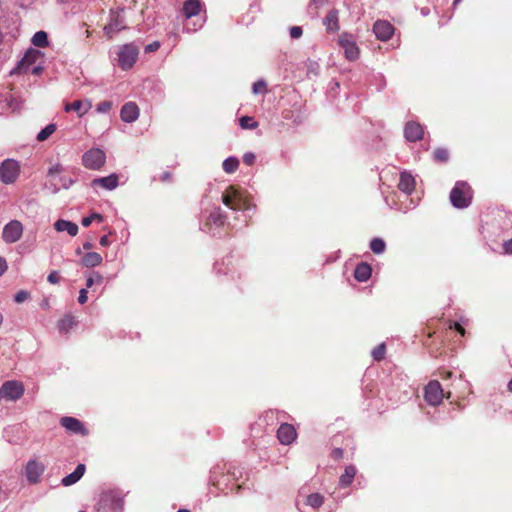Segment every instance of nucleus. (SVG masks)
I'll return each mask as SVG.
<instances>
[{"label": "nucleus", "mask_w": 512, "mask_h": 512, "mask_svg": "<svg viewBox=\"0 0 512 512\" xmlns=\"http://www.w3.org/2000/svg\"><path fill=\"white\" fill-rule=\"evenodd\" d=\"M223 204L233 211H250L255 209L245 194V191L235 186H229L222 193Z\"/></svg>", "instance_id": "obj_1"}, {"label": "nucleus", "mask_w": 512, "mask_h": 512, "mask_svg": "<svg viewBox=\"0 0 512 512\" xmlns=\"http://www.w3.org/2000/svg\"><path fill=\"white\" fill-rule=\"evenodd\" d=\"M472 200V190L464 181L456 182L450 192L451 204L458 209L467 208Z\"/></svg>", "instance_id": "obj_2"}, {"label": "nucleus", "mask_w": 512, "mask_h": 512, "mask_svg": "<svg viewBox=\"0 0 512 512\" xmlns=\"http://www.w3.org/2000/svg\"><path fill=\"white\" fill-rule=\"evenodd\" d=\"M139 55V48L133 44L128 43L120 46L117 51L118 65L122 70H129L136 63Z\"/></svg>", "instance_id": "obj_3"}, {"label": "nucleus", "mask_w": 512, "mask_h": 512, "mask_svg": "<svg viewBox=\"0 0 512 512\" xmlns=\"http://www.w3.org/2000/svg\"><path fill=\"white\" fill-rule=\"evenodd\" d=\"M106 161L105 152L99 148H92L82 156V164L91 170H99Z\"/></svg>", "instance_id": "obj_4"}, {"label": "nucleus", "mask_w": 512, "mask_h": 512, "mask_svg": "<svg viewBox=\"0 0 512 512\" xmlns=\"http://www.w3.org/2000/svg\"><path fill=\"white\" fill-rule=\"evenodd\" d=\"M19 172L18 162L13 159H6L0 165V180L5 184H11L17 179Z\"/></svg>", "instance_id": "obj_5"}, {"label": "nucleus", "mask_w": 512, "mask_h": 512, "mask_svg": "<svg viewBox=\"0 0 512 512\" xmlns=\"http://www.w3.org/2000/svg\"><path fill=\"white\" fill-rule=\"evenodd\" d=\"M444 397V391L437 380H431L424 389V398L429 405H439Z\"/></svg>", "instance_id": "obj_6"}, {"label": "nucleus", "mask_w": 512, "mask_h": 512, "mask_svg": "<svg viewBox=\"0 0 512 512\" xmlns=\"http://www.w3.org/2000/svg\"><path fill=\"white\" fill-rule=\"evenodd\" d=\"M24 393V387L21 382L10 380L3 383L0 388V398L15 401Z\"/></svg>", "instance_id": "obj_7"}, {"label": "nucleus", "mask_w": 512, "mask_h": 512, "mask_svg": "<svg viewBox=\"0 0 512 512\" xmlns=\"http://www.w3.org/2000/svg\"><path fill=\"white\" fill-rule=\"evenodd\" d=\"M123 13V9L111 10L110 21L104 28L105 34L109 38H112L115 33L126 28Z\"/></svg>", "instance_id": "obj_8"}, {"label": "nucleus", "mask_w": 512, "mask_h": 512, "mask_svg": "<svg viewBox=\"0 0 512 512\" xmlns=\"http://www.w3.org/2000/svg\"><path fill=\"white\" fill-rule=\"evenodd\" d=\"M23 234V225L18 220L8 222L2 231V239L5 243L11 244L17 242Z\"/></svg>", "instance_id": "obj_9"}, {"label": "nucleus", "mask_w": 512, "mask_h": 512, "mask_svg": "<svg viewBox=\"0 0 512 512\" xmlns=\"http://www.w3.org/2000/svg\"><path fill=\"white\" fill-rule=\"evenodd\" d=\"M40 57V51L33 48L28 49L23 58L17 63V66L11 71V74L26 73L29 67L36 63Z\"/></svg>", "instance_id": "obj_10"}, {"label": "nucleus", "mask_w": 512, "mask_h": 512, "mask_svg": "<svg viewBox=\"0 0 512 512\" xmlns=\"http://www.w3.org/2000/svg\"><path fill=\"white\" fill-rule=\"evenodd\" d=\"M44 471V464L36 460H31L26 465V477L30 483L35 484L39 482L40 477Z\"/></svg>", "instance_id": "obj_11"}, {"label": "nucleus", "mask_w": 512, "mask_h": 512, "mask_svg": "<svg viewBox=\"0 0 512 512\" xmlns=\"http://www.w3.org/2000/svg\"><path fill=\"white\" fill-rule=\"evenodd\" d=\"M373 31L379 40L387 41L392 37L394 27L388 21L378 20L373 25Z\"/></svg>", "instance_id": "obj_12"}, {"label": "nucleus", "mask_w": 512, "mask_h": 512, "mask_svg": "<svg viewBox=\"0 0 512 512\" xmlns=\"http://www.w3.org/2000/svg\"><path fill=\"white\" fill-rule=\"evenodd\" d=\"M296 436L295 427L288 423L282 424L277 431V437L283 445H290L296 439Z\"/></svg>", "instance_id": "obj_13"}, {"label": "nucleus", "mask_w": 512, "mask_h": 512, "mask_svg": "<svg viewBox=\"0 0 512 512\" xmlns=\"http://www.w3.org/2000/svg\"><path fill=\"white\" fill-rule=\"evenodd\" d=\"M423 127L417 122H408L404 128V136L410 142H415L423 137Z\"/></svg>", "instance_id": "obj_14"}, {"label": "nucleus", "mask_w": 512, "mask_h": 512, "mask_svg": "<svg viewBox=\"0 0 512 512\" xmlns=\"http://www.w3.org/2000/svg\"><path fill=\"white\" fill-rule=\"evenodd\" d=\"M121 119L126 123H133L139 117V108L134 102L124 104L120 111Z\"/></svg>", "instance_id": "obj_15"}, {"label": "nucleus", "mask_w": 512, "mask_h": 512, "mask_svg": "<svg viewBox=\"0 0 512 512\" xmlns=\"http://www.w3.org/2000/svg\"><path fill=\"white\" fill-rule=\"evenodd\" d=\"M92 107V103L89 100H76L73 103H67L65 105V111H74L79 117L85 115Z\"/></svg>", "instance_id": "obj_16"}, {"label": "nucleus", "mask_w": 512, "mask_h": 512, "mask_svg": "<svg viewBox=\"0 0 512 512\" xmlns=\"http://www.w3.org/2000/svg\"><path fill=\"white\" fill-rule=\"evenodd\" d=\"M398 187L402 192L406 194H411L415 189L414 177L409 172L403 171L400 174Z\"/></svg>", "instance_id": "obj_17"}, {"label": "nucleus", "mask_w": 512, "mask_h": 512, "mask_svg": "<svg viewBox=\"0 0 512 512\" xmlns=\"http://www.w3.org/2000/svg\"><path fill=\"white\" fill-rule=\"evenodd\" d=\"M91 185L93 187L100 186L107 190H113L118 186V176L116 174H111L106 177L95 178Z\"/></svg>", "instance_id": "obj_18"}, {"label": "nucleus", "mask_w": 512, "mask_h": 512, "mask_svg": "<svg viewBox=\"0 0 512 512\" xmlns=\"http://www.w3.org/2000/svg\"><path fill=\"white\" fill-rule=\"evenodd\" d=\"M61 425L73 433L82 435L87 433L84 425L78 420V418H61Z\"/></svg>", "instance_id": "obj_19"}, {"label": "nucleus", "mask_w": 512, "mask_h": 512, "mask_svg": "<svg viewBox=\"0 0 512 512\" xmlns=\"http://www.w3.org/2000/svg\"><path fill=\"white\" fill-rule=\"evenodd\" d=\"M202 9L200 0H186L183 5V14L187 19L197 16Z\"/></svg>", "instance_id": "obj_20"}, {"label": "nucleus", "mask_w": 512, "mask_h": 512, "mask_svg": "<svg viewBox=\"0 0 512 512\" xmlns=\"http://www.w3.org/2000/svg\"><path fill=\"white\" fill-rule=\"evenodd\" d=\"M54 228L58 232H67L70 236H76L79 230L77 224L64 219L57 220Z\"/></svg>", "instance_id": "obj_21"}, {"label": "nucleus", "mask_w": 512, "mask_h": 512, "mask_svg": "<svg viewBox=\"0 0 512 512\" xmlns=\"http://www.w3.org/2000/svg\"><path fill=\"white\" fill-rule=\"evenodd\" d=\"M86 471V467L84 464H78L76 469L74 470V472H72L71 474L65 476L61 483L62 485L64 486H71L73 484H75L76 482H78L84 475Z\"/></svg>", "instance_id": "obj_22"}, {"label": "nucleus", "mask_w": 512, "mask_h": 512, "mask_svg": "<svg viewBox=\"0 0 512 512\" xmlns=\"http://www.w3.org/2000/svg\"><path fill=\"white\" fill-rule=\"evenodd\" d=\"M323 25L328 32H336L339 30L338 11L330 10L323 19Z\"/></svg>", "instance_id": "obj_23"}, {"label": "nucleus", "mask_w": 512, "mask_h": 512, "mask_svg": "<svg viewBox=\"0 0 512 512\" xmlns=\"http://www.w3.org/2000/svg\"><path fill=\"white\" fill-rule=\"evenodd\" d=\"M371 267L367 263H360L356 266L354 277L359 282L367 281L371 276Z\"/></svg>", "instance_id": "obj_24"}, {"label": "nucleus", "mask_w": 512, "mask_h": 512, "mask_svg": "<svg viewBox=\"0 0 512 512\" xmlns=\"http://www.w3.org/2000/svg\"><path fill=\"white\" fill-rule=\"evenodd\" d=\"M103 258L97 252H88L86 253L81 260L83 266L92 268L101 264Z\"/></svg>", "instance_id": "obj_25"}, {"label": "nucleus", "mask_w": 512, "mask_h": 512, "mask_svg": "<svg viewBox=\"0 0 512 512\" xmlns=\"http://www.w3.org/2000/svg\"><path fill=\"white\" fill-rule=\"evenodd\" d=\"M356 474V469L354 466L349 465L345 468L344 473L340 476L339 483L342 487L349 486Z\"/></svg>", "instance_id": "obj_26"}, {"label": "nucleus", "mask_w": 512, "mask_h": 512, "mask_svg": "<svg viewBox=\"0 0 512 512\" xmlns=\"http://www.w3.org/2000/svg\"><path fill=\"white\" fill-rule=\"evenodd\" d=\"M31 42L36 47H46L48 46V34L45 31H38L33 35Z\"/></svg>", "instance_id": "obj_27"}, {"label": "nucleus", "mask_w": 512, "mask_h": 512, "mask_svg": "<svg viewBox=\"0 0 512 512\" xmlns=\"http://www.w3.org/2000/svg\"><path fill=\"white\" fill-rule=\"evenodd\" d=\"M75 325V319L72 315H65L58 322V329L61 333H67Z\"/></svg>", "instance_id": "obj_28"}, {"label": "nucleus", "mask_w": 512, "mask_h": 512, "mask_svg": "<svg viewBox=\"0 0 512 512\" xmlns=\"http://www.w3.org/2000/svg\"><path fill=\"white\" fill-rule=\"evenodd\" d=\"M222 167L226 173H234L239 167V160L236 157H228L223 161Z\"/></svg>", "instance_id": "obj_29"}, {"label": "nucleus", "mask_w": 512, "mask_h": 512, "mask_svg": "<svg viewBox=\"0 0 512 512\" xmlns=\"http://www.w3.org/2000/svg\"><path fill=\"white\" fill-rule=\"evenodd\" d=\"M343 49L348 60L353 61L359 57V49L355 42L346 44V47Z\"/></svg>", "instance_id": "obj_30"}, {"label": "nucleus", "mask_w": 512, "mask_h": 512, "mask_svg": "<svg viewBox=\"0 0 512 512\" xmlns=\"http://www.w3.org/2000/svg\"><path fill=\"white\" fill-rule=\"evenodd\" d=\"M56 130L55 124H48L46 127H44L38 134L36 139L39 142H43L47 140Z\"/></svg>", "instance_id": "obj_31"}, {"label": "nucleus", "mask_w": 512, "mask_h": 512, "mask_svg": "<svg viewBox=\"0 0 512 512\" xmlns=\"http://www.w3.org/2000/svg\"><path fill=\"white\" fill-rule=\"evenodd\" d=\"M385 248H386V244H385L384 240L381 238H374L370 242V249L375 254L383 253L385 251Z\"/></svg>", "instance_id": "obj_32"}, {"label": "nucleus", "mask_w": 512, "mask_h": 512, "mask_svg": "<svg viewBox=\"0 0 512 512\" xmlns=\"http://www.w3.org/2000/svg\"><path fill=\"white\" fill-rule=\"evenodd\" d=\"M323 503L324 498L319 493H313L307 497V504L313 508H319Z\"/></svg>", "instance_id": "obj_33"}, {"label": "nucleus", "mask_w": 512, "mask_h": 512, "mask_svg": "<svg viewBox=\"0 0 512 512\" xmlns=\"http://www.w3.org/2000/svg\"><path fill=\"white\" fill-rule=\"evenodd\" d=\"M209 221L215 225H223L225 222V216L223 215L220 208L215 209L209 216Z\"/></svg>", "instance_id": "obj_34"}, {"label": "nucleus", "mask_w": 512, "mask_h": 512, "mask_svg": "<svg viewBox=\"0 0 512 512\" xmlns=\"http://www.w3.org/2000/svg\"><path fill=\"white\" fill-rule=\"evenodd\" d=\"M239 124L243 129H255L258 127V123L253 120L250 116H243L239 119Z\"/></svg>", "instance_id": "obj_35"}, {"label": "nucleus", "mask_w": 512, "mask_h": 512, "mask_svg": "<svg viewBox=\"0 0 512 512\" xmlns=\"http://www.w3.org/2000/svg\"><path fill=\"white\" fill-rule=\"evenodd\" d=\"M386 352V346L384 343L379 344L372 350V357L376 361H380L384 358Z\"/></svg>", "instance_id": "obj_36"}, {"label": "nucleus", "mask_w": 512, "mask_h": 512, "mask_svg": "<svg viewBox=\"0 0 512 512\" xmlns=\"http://www.w3.org/2000/svg\"><path fill=\"white\" fill-rule=\"evenodd\" d=\"M103 282V276L98 272H93L86 281V287L91 288L93 284H101Z\"/></svg>", "instance_id": "obj_37"}, {"label": "nucleus", "mask_w": 512, "mask_h": 512, "mask_svg": "<svg viewBox=\"0 0 512 512\" xmlns=\"http://www.w3.org/2000/svg\"><path fill=\"white\" fill-rule=\"evenodd\" d=\"M448 151L444 148H438L434 151V159L439 162H445L448 160Z\"/></svg>", "instance_id": "obj_38"}, {"label": "nucleus", "mask_w": 512, "mask_h": 512, "mask_svg": "<svg viewBox=\"0 0 512 512\" xmlns=\"http://www.w3.org/2000/svg\"><path fill=\"white\" fill-rule=\"evenodd\" d=\"M102 219H103V218H102V216H101L100 214H98V213H93V214H91V215H89V216H87V217H84V218L82 219V225H83L84 227H88V226L92 223V221H93V220L102 221Z\"/></svg>", "instance_id": "obj_39"}, {"label": "nucleus", "mask_w": 512, "mask_h": 512, "mask_svg": "<svg viewBox=\"0 0 512 512\" xmlns=\"http://www.w3.org/2000/svg\"><path fill=\"white\" fill-rule=\"evenodd\" d=\"M112 103L110 101H102L97 104L96 110L99 113H107L111 110Z\"/></svg>", "instance_id": "obj_40"}, {"label": "nucleus", "mask_w": 512, "mask_h": 512, "mask_svg": "<svg viewBox=\"0 0 512 512\" xmlns=\"http://www.w3.org/2000/svg\"><path fill=\"white\" fill-rule=\"evenodd\" d=\"M29 297V293L25 290H20L18 291L15 296H14V301L16 303H22L24 302L25 300H27Z\"/></svg>", "instance_id": "obj_41"}, {"label": "nucleus", "mask_w": 512, "mask_h": 512, "mask_svg": "<svg viewBox=\"0 0 512 512\" xmlns=\"http://www.w3.org/2000/svg\"><path fill=\"white\" fill-rule=\"evenodd\" d=\"M265 88H266L265 81L259 80L253 84L252 91H253V93L258 94V93L263 92L265 90Z\"/></svg>", "instance_id": "obj_42"}, {"label": "nucleus", "mask_w": 512, "mask_h": 512, "mask_svg": "<svg viewBox=\"0 0 512 512\" xmlns=\"http://www.w3.org/2000/svg\"><path fill=\"white\" fill-rule=\"evenodd\" d=\"M292 39H298L302 36L303 30L300 26H293L289 30Z\"/></svg>", "instance_id": "obj_43"}, {"label": "nucleus", "mask_w": 512, "mask_h": 512, "mask_svg": "<svg viewBox=\"0 0 512 512\" xmlns=\"http://www.w3.org/2000/svg\"><path fill=\"white\" fill-rule=\"evenodd\" d=\"M354 41L351 39V36L347 33H343L339 37V44L342 48L346 47V44L353 43Z\"/></svg>", "instance_id": "obj_44"}, {"label": "nucleus", "mask_w": 512, "mask_h": 512, "mask_svg": "<svg viewBox=\"0 0 512 512\" xmlns=\"http://www.w3.org/2000/svg\"><path fill=\"white\" fill-rule=\"evenodd\" d=\"M255 159H256V156L254 153L252 152H247L243 155V162L248 165V166H251L254 164L255 162Z\"/></svg>", "instance_id": "obj_45"}, {"label": "nucleus", "mask_w": 512, "mask_h": 512, "mask_svg": "<svg viewBox=\"0 0 512 512\" xmlns=\"http://www.w3.org/2000/svg\"><path fill=\"white\" fill-rule=\"evenodd\" d=\"M47 280L49 283L51 284H57L59 283L60 281V276H59V273L57 271H52L49 273L48 277H47Z\"/></svg>", "instance_id": "obj_46"}, {"label": "nucleus", "mask_w": 512, "mask_h": 512, "mask_svg": "<svg viewBox=\"0 0 512 512\" xmlns=\"http://www.w3.org/2000/svg\"><path fill=\"white\" fill-rule=\"evenodd\" d=\"M343 454L344 452L341 448H335L331 452V458L334 459L335 461H339L343 458Z\"/></svg>", "instance_id": "obj_47"}, {"label": "nucleus", "mask_w": 512, "mask_h": 512, "mask_svg": "<svg viewBox=\"0 0 512 512\" xmlns=\"http://www.w3.org/2000/svg\"><path fill=\"white\" fill-rule=\"evenodd\" d=\"M60 181H61V186L64 189H68L74 183V180L70 177H61Z\"/></svg>", "instance_id": "obj_48"}, {"label": "nucleus", "mask_w": 512, "mask_h": 512, "mask_svg": "<svg viewBox=\"0 0 512 512\" xmlns=\"http://www.w3.org/2000/svg\"><path fill=\"white\" fill-rule=\"evenodd\" d=\"M159 47H160V43L158 41H154L153 43H150L145 47V51L146 52H154V51L158 50Z\"/></svg>", "instance_id": "obj_49"}, {"label": "nucleus", "mask_w": 512, "mask_h": 512, "mask_svg": "<svg viewBox=\"0 0 512 512\" xmlns=\"http://www.w3.org/2000/svg\"><path fill=\"white\" fill-rule=\"evenodd\" d=\"M88 297H87V290L86 289H81L80 292H79V296H78V302L80 304H84L86 303Z\"/></svg>", "instance_id": "obj_50"}, {"label": "nucleus", "mask_w": 512, "mask_h": 512, "mask_svg": "<svg viewBox=\"0 0 512 512\" xmlns=\"http://www.w3.org/2000/svg\"><path fill=\"white\" fill-rule=\"evenodd\" d=\"M451 329H455L456 331H458L461 335H464L465 333V330L464 328L457 322H451L450 326H449Z\"/></svg>", "instance_id": "obj_51"}, {"label": "nucleus", "mask_w": 512, "mask_h": 512, "mask_svg": "<svg viewBox=\"0 0 512 512\" xmlns=\"http://www.w3.org/2000/svg\"><path fill=\"white\" fill-rule=\"evenodd\" d=\"M62 171V167L60 165H55L51 168H49L48 175L53 176L55 174H58Z\"/></svg>", "instance_id": "obj_52"}, {"label": "nucleus", "mask_w": 512, "mask_h": 512, "mask_svg": "<svg viewBox=\"0 0 512 512\" xmlns=\"http://www.w3.org/2000/svg\"><path fill=\"white\" fill-rule=\"evenodd\" d=\"M503 248L505 250V253L512 254V238L504 242Z\"/></svg>", "instance_id": "obj_53"}, {"label": "nucleus", "mask_w": 512, "mask_h": 512, "mask_svg": "<svg viewBox=\"0 0 512 512\" xmlns=\"http://www.w3.org/2000/svg\"><path fill=\"white\" fill-rule=\"evenodd\" d=\"M7 270V263L4 258L0 257V276Z\"/></svg>", "instance_id": "obj_54"}, {"label": "nucleus", "mask_w": 512, "mask_h": 512, "mask_svg": "<svg viewBox=\"0 0 512 512\" xmlns=\"http://www.w3.org/2000/svg\"><path fill=\"white\" fill-rule=\"evenodd\" d=\"M100 245L103 246V247H106L110 244V241L108 239V236L104 235L100 238V241H99Z\"/></svg>", "instance_id": "obj_55"}, {"label": "nucleus", "mask_w": 512, "mask_h": 512, "mask_svg": "<svg viewBox=\"0 0 512 512\" xmlns=\"http://www.w3.org/2000/svg\"><path fill=\"white\" fill-rule=\"evenodd\" d=\"M170 177H171V174H170L169 172H164V173L161 175V180H162L163 182H165V181H168V180L170 179Z\"/></svg>", "instance_id": "obj_56"}, {"label": "nucleus", "mask_w": 512, "mask_h": 512, "mask_svg": "<svg viewBox=\"0 0 512 512\" xmlns=\"http://www.w3.org/2000/svg\"><path fill=\"white\" fill-rule=\"evenodd\" d=\"M41 70H42L41 66H35L32 69V74L37 75V74H39L41 72Z\"/></svg>", "instance_id": "obj_57"}, {"label": "nucleus", "mask_w": 512, "mask_h": 512, "mask_svg": "<svg viewBox=\"0 0 512 512\" xmlns=\"http://www.w3.org/2000/svg\"><path fill=\"white\" fill-rule=\"evenodd\" d=\"M451 376H452V372H450V371H446V372H444V373L442 374V378H443V379H448V378H450Z\"/></svg>", "instance_id": "obj_58"}, {"label": "nucleus", "mask_w": 512, "mask_h": 512, "mask_svg": "<svg viewBox=\"0 0 512 512\" xmlns=\"http://www.w3.org/2000/svg\"><path fill=\"white\" fill-rule=\"evenodd\" d=\"M83 248L88 250V249H91L92 248V244L90 242H86L83 244Z\"/></svg>", "instance_id": "obj_59"}, {"label": "nucleus", "mask_w": 512, "mask_h": 512, "mask_svg": "<svg viewBox=\"0 0 512 512\" xmlns=\"http://www.w3.org/2000/svg\"><path fill=\"white\" fill-rule=\"evenodd\" d=\"M422 15L426 16L428 15V9L427 8H423L422 11H421Z\"/></svg>", "instance_id": "obj_60"}, {"label": "nucleus", "mask_w": 512, "mask_h": 512, "mask_svg": "<svg viewBox=\"0 0 512 512\" xmlns=\"http://www.w3.org/2000/svg\"><path fill=\"white\" fill-rule=\"evenodd\" d=\"M508 390L512 392V379L508 383Z\"/></svg>", "instance_id": "obj_61"}, {"label": "nucleus", "mask_w": 512, "mask_h": 512, "mask_svg": "<svg viewBox=\"0 0 512 512\" xmlns=\"http://www.w3.org/2000/svg\"><path fill=\"white\" fill-rule=\"evenodd\" d=\"M462 0H454L453 5L456 6L458 3H460Z\"/></svg>", "instance_id": "obj_62"}, {"label": "nucleus", "mask_w": 512, "mask_h": 512, "mask_svg": "<svg viewBox=\"0 0 512 512\" xmlns=\"http://www.w3.org/2000/svg\"><path fill=\"white\" fill-rule=\"evenodd\" d=\"M177 512H190L188 509H180Z\"/></svg>", "instance_id": "obj_63"}, {"label": "nucleus", "mask_w": 512, "mask_h": 512, "mask_svg": "<svg viewBox=\"0 0 512 512\" xmlns=\"http://www.w3.org/2000/svg\"><path fill=\"white\" fill-rule=\"evenodd\" d=\"M80 512H84V511H80Z\"/></svg>", "instance_id": "obj_64"}]
</instances>
